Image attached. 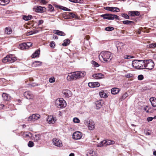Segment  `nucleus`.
<instances>
[{"mask_svg": "<svg viewBox=\"0 0 156 156\" xmlns=\"http://www.w3.org/2000/svg\"><path fill=\"white\" fill-rule=\"evenodd\" d=\"M103 143L104 144H105V146H106L107 145H113L115 143V142L113 140H105Z\"/></svg>", "mask_w": 156, "mask_h": 156, "instance_id": "nucleus-23", "label": "nucleus"}, {"mask_svg": "<svg viewBox=\"0 0 156 156\" xmlns=\"http://www.w3.org/2000/svg\"><path fill=\"white\" fill-rule=\"evenodd\" d=\"M50 46L51 48H54L55 46V43L54 41L51 42L50 44Z\"/></svg>", "mask_w": 156, "mask_h": 156, "instance_id": "nucleus-53", "label": "nucleus"}, {"mask_svg": "<svg viewBox=\"0 0 156 156\" xmlns=\"http://www.w3.org/2000/svg\"><path fill=\"white\" fill-rule=\"evenodd\" d=\"M105 10L114 12H118L120 11L119 8L115 7H105L104 8Z\"/></svg>", "mask_w": 156, "mask_h": 156, "instance_id": "nucleus-14", "label": "nucleus"}, {"mask_svg": "<svg viewBox=\"0 0 156 156\" xmlns=\"http://www.w3.org/2000/svg\"><path fill=\"white\" fill-rule=\"evenodd\" d=\"M121 15L122 17L125 18L126 19H129V16L126 14L125 13H122L121 14Z\"/></svg>", "mask_w": 156, "mask_h": 156, "instance_id": "nucleus-47", "label": "nucleus"}, {"mask_svg": "<svg viewBox=\"0 0 156 156\" xmlns=\"http://www.w3.org/2000/svg\"><path fill=\"white\" fill-rule=\"evenodd\" d=\"M40 117V115L39 114H33L29 117L27 119V121L31 122H34L39 119Z\"/></svg>", "mask_w": 156, "mask_h": 156, "instance_id": "nucleus-8", "label": "nucleus"}, {"mask_svg": "<svg viewBox=\"0 0 156 156\" xmlns=\"http://www.w3.org/2000/svg\"><path fill=\"white\" fill-rule=\"evenodd\" d=\"M52 140V143L54 145L58 147H61L62 146V142L59 139L55 138Z\"/></svg>", "mask_w": 156, "mask_h": 156, "instance_id": "nucleus-9", "label": "nucleus"}, {"mask_svg": "<svg viewBox=\"0 0 156 156\" xmlns=\"http://www.w3.org/2000/svg\"><path fill=\"white\" fill-rule=\"evenodd\" d=\"M99 58L100 60H103L105 62H109L112 59V55L109 51H102L100 53Z\"/></svg>", "mask_w": 156, "mask_h": 156, "instance_id": "nucleus-2", "label": "nucleus"}, {"mask_svg": "<svg viewBox=\"0 0 156 156\" xmlns=\"http://www.w3.org/2000/svg\"><path fill=\"white\" fill-rule=\"evenodd\" d=\"M69 156H74V154L73 153H71L70 154Z\"/></svg>", "mask_w": 156, "mask_h": 156, "instance_id": "nucleus-64", "label": "nucleus"}, {"mask_svg": "<svg viewBox=\"0 0 156 156\" xmlns=\"http://www.w3.org/2000/svg\"><path fill=\"white\" fill-rule=\"evenodd\" d=\"M105 29H114V28L113 27H106L105 28Z\"/></svg>", "mask_w": 156, "mask_h": 156, "instance_id": "nucleus-57", "label": "nucleus"}, {"mask_svg": "<svg viewBox=\"0 0 156 156\" xmlns=\"http://www.w3.org/2000/svg\"><path fill=\"white\" fill-rule=\"evenodd\" d=\"M65 8H66V7L62 6H60L59 7V8L60 9H62L63 10H64V9H65Z\"/></svg>", "mask_w": 156, "mask_h": 156, "instance_id": "nucleus-61", "label": "nucleus"}, {"mask_svg": "<svg viewBox=\"0 0 156 156\" xmlns=\"http://www.w3.org/2000/svg\"><path fill=\"white\" fill-rule=\"evenodd\" d=\"M144 78V76L142 75H139L138 76V79L139 80H143Z\"/></svg>", "mask_w": 156, "mask_h": 156, "instance_id": "nucleus-50", "label": "nucleus"}, {"mask_svg": "<svg viewBox=\"0 0 156 156\" xmlns=\"http://www.w3.org/2000/svg\"><path fill=\"white\" fill-rule=\"evenodd\" d=\"M99 94L101 98H106L108 96L107 94L105 93L102 90L99 92Z\"/></svg>", "mask_w": 156, "mask_h": 156, "instance_id": "nucleus-29", "label": "nucleus"}, {"mask_svg": "<svg viewBox=\"0 0 156 156\" xmlns=\"http://www.w3.org/2000/svg\"><path fill=\"white\" fill-rule=\"evenodd\" d=\"M104 141V140H103L99 143L97 145V146L98 147H102L104 145L105 146V144H104L103 143Z\"/></svg>", "mask_w": 156, "mask_h": 156, "instance_id": "nucleus-37", "label": "nucleus"}, {"mask_svg": "<svg viewBox=\"0 0 156 156\" xmlns=\"http://www.w3.org/2000/svg\"><path fill=\"white\" fill-rule=\"evenodd\" d=\"M120 91V89L117 87H114L111 90V92L112 94L115 95L118 94Z\"/></svg>", "mask_w": 156, "mask_h": 156, "instance_id": "nucleus-20", "label": "nucleus"}, {"mask_svg": "<svg viewBox=\"0 0 156 156\" xmlns=\"http://www.w3.org/2000/svg\"><path fill=\"white\" fill-rule=\"evenodd\" d=\"M40 51L39 50H37L32 55L31 57L32 58H34L38 57L40 54Z\"/></svg>", "mask_w": 156, "mask_h": 156, "instance_id": "nucleus-25", "label": "nucleus"}, {"mask_svg": "<svg viewBox=\"0 0 156 156\" xmlns=\"http://www.w3.org/2000/svg\"><path fill=\"white\" fill-rule=\"evenodd\" d=\"M73 122L76 123H79L80 122V120L79 119L76 117L74 118L73 119Z\"/></svg>", "mask_w": 156, "mask_h": 156, "instance_id": "nucleus-41", "label": "nucleus"}, {"mask_svg": "<svg viewBox=\"0 0 156 156\" xmlns=\"http://www.w3.org/2000/svg\"><path fill=\"white\" fill-rule=\"evenodd\" d=\"M5 33L7 34H10L12 33V30H5Z\"/></svg>", "mask_w": 156, "mask_h": 156, "instance_id": "nucleus-48", "label": "nucleus"}, {"mask_svg": "<svg viewBox=\"0 0 156 156\" xmlns=\"http://www.w3.org/2000/svg\"><path fill=\"white\" fill-rule=\"evenodd\" d=\"M86 74L84 71L77 72L69 73L66 79L69 81H71L73 80L84 77Z\"/></svg>", "mask_w": 156, "mask_h": 156, "instance_id": "nucleus-1", "label": "nucleus"}, {"mask_svg": "<svg viewBox=\"0 0 156 156\" xmlns=\"http://www.w3.org/2000/svg\"><path fill=\"white\" fill-rule=\"evenodd\" d=\"M22 18L23 20L26 21L29 20L32 18V16L30 15H29L28 16L23 15L22 16Z\"/></svg>", "mask_w": 156, "mask_h": 156, "instance_id": "nucleus-26", "label": "nucleus"}, {"mask_svg": "<svg viewBox=\"0 0 156 156\" xmlns=\"http://www.w3.org/2000/svg\"><path fill=\"white\" fill-rule=\"evenodd\" d=\"M48 8L50 11H53L54 8L53 6L51 5H48Z\"/></svg>", "mask_w": 156, "mask_h": 156, "instance_id": "nucleus-52", "label": "nucleus"}, {"mask_svg": "<svg viewBox=\"0 0 156 156\" xmlns=\"http://www.w3.org/2000/svg\"><path fill=\"white\" fill-rule=\"evenodd\" d=\"M149 47L150 48L156 47V43H153L149 44Z\"/></svg>", "mask_w": 156, "mask_h": 156, "instance_id": "nucleus-46", "label": "nucleus"}, {"mask_svg": "<svg viewBox=\"0 0 156 156\" xmlns=\"http://www.w3.org/2000/svg\"><path fill=\"white\" fill-rule=\"evenodd\" d=\"M145 134L147 135H149L151 134V133L147 131H145Z\"/></svg>", "mask_w": 156, "mask_h": 156, "instance_id": "nucleus-59", "label": "nucleus"}, {"mask_svg": "<svg viewBox=\"0 0 156 156\" xmlns=\"http://www.w3.org/2000/svg\"><path fill=\"white\" fill-rule=\"evenodd\" d=\"M65 8H66V7L62 6H60L59 7V8L60 9H62L63 10H64V9H65Z\"/></svg>", "mask_w": 156, "mask_h": 156, "instance_id": "nucleus-62", "label": "nucleus"}, {"mask_svg": "<svg viewBox=\"0 0 156 156\" xmlns=\"http://www.w3.org/2000/svg\"><path fill=\"white\" fill-rule=\"evenodd\" d=\"M28 145L29 147H32L34 146V143L33 142L30 141L29 142Z\"/></svg>", "mask_w": 156, "mask_h": 156, "instance_id": "nucleus-49", "label": "nucleus"}, {"mask_svg": "<svg viewBox=\"0 0 156 156\" xmlns=\"http://www.w3.org/2000/svg\"><path fill=\"white\" fill-rule=\"evenodd\" d=\"M34 9H35V11L37 12H42L46 10L45 8L43 7L40 6H35Z\"/></svg>", "mask_w": 156, "mask_h": 156, "instance_id": "nucleus-16", "label": "nucleus"}, {"mask_svg": "<svg viewBox=\"0 0 156 156\" xmlns=\"http://www.w3.org/2000/svg\"><path fill=\"white\" fill-rule=\"evenodd\" d=\"M55 106L58 108H62L66 106V101L62 98H59L55 101Z\"/></svg>", "mask_w": 156, "mask_h": 156, "instance_id": "nucleus-4", "label": "nucleus"}, {"mask_svg": "<svg viewBox=\"0 0 156 156\" xmlns=\"http://www.w3.org/2000/svg\"><path fill=\"white\" fill-rule=\"evenodd\" d=\"M153 118L151 117H148L147 118V120L148 122H150L152 120Z\"/></svg>", "mask_w": 156, "mask_h": 156, "instance_id": "nucleus-56", "label": "nucleus"}, {"mask_svg": "<svg viewBox=\"0 0 156 156\" xmlns=\"http://www.w3.org/2000/svg\"><path fill=\"white\" fill-rule=\"evenodd\" d=\"M34 140V142H37L40 140L41 138V135L39 134H36L33 137Z\"/></svg>", "mask_w": 156, "mask_h": 156, "instance_id": "nucleus-28", "label": "nucleus"}, {"mask_svg": "<svg viewBox=\"0 0 156 156\" xmlns=\"http://www.w3.org/2000/svg\"><path fill=\"white\" fill-rule=\"evenodd\" d=\"M91 63L95 67H98L99 66V64L94 61H92Z\"/></svg>", "mask_w": 156, "mask_h": 156, "instance_id": "nucleus-36", "label": "nucleus"}, {"mask_svg": "<svg viewBox=\"0 0 156 156\" xmlns=\"http://www.w3.org/2000/svg\"><path fill=\"white\" fill-rule=\"evenodd\" d=\"M2 97L4 100L9 101L10 100V98L9 95L5 93H3L2 94Z\"/></svg>", "mask_w": 156, "mask_h": 156, "instance_id": "nucleus-21", "label": "nucleus"}, {"mask_svg": "<svg viewBox=\"0 0 156 156\" xmlns=\"http://www.w3.org/2000/svg\"><path fill=\"white\" fill-rule=\"evenodd\" d=\"M16 60V57H14L12 55H7L2 60V62L4 63L8 62L11 63L14 62Z\"/></svg>", "mask_w": 156, "mask_h": 156, "instance_id": "nucleus-6", "label": "nucleus"}, {"mask_svg": "<svg viewBox=\"0 0 156 156\" xmlns=\"http://www.w3.org/2000/svg\"><path fill=\"white\" fill-rule=\"evenodd\" d=\"M82 134L79 131L75 132L73 135V138L75 140H79L82 137Z\"/></svg>", "mask_w": 156, "mask_h": 156, "instance_id": "nucleus-11", "label": "nucleus"}, {"mask_svg": "<svg viewBox=\"0 0 156 156\" xmlns=\"http://www.w3.org/2000/svg\"><path fill=\"white\" fill-rule=\"evenodd\" d=\"M123 57L125 59H128L133 58H134V57L133 56H132L131 55H125Z\"/></svg>", "mask_w": 156, "mask_h": 156, "instance_id": "nucleus-44", "label": "nucleus"}, {"mask_svg": "<svg viewBox=\"0 0 156 156\" xmlns=\"http://www.w3.org/2000/svg\"><path fill=\"white\" fill-rule=\"evenodd\" d=\"M125 77L128 78H132L133 76V75L132 73H128L126 74Z\"/></svg>", "mask_w": 156, "mask_h": 156, "instance_id": "nucleus-42", "label": "nucleus"}, {"mask_svg": "<svg viewBox=\"0 0 156 156\" xmlns=\"http://www.w3.org/2000/svg\"><path fill=\"white\" fill-rule=\"evenodd\" d=\"M150 101L152 106H156V98L154 97H151L150 99Z\"/></svg>", "mask_w": 156, "mask_h": 156, "instance_id": "nucleus-22", "label": "nucleus"}, {"mask_svg": "<svg viewBox=\"0 0 156 156\" xmlns=\"http://www.w3.org/2000/svg\"><path fill=\"white\" fill-rule=\"evenodd\" d=\"M125 44L122 42H118L117 44V48L118 52H120L123 49Z\"/></svg>", "mask_w": 156, "mask_h": 156, "instance_id": "nucleus-17", "label": "nucleus"}, {"mask_svg": "<svg viewBox=\"0 0 156 156\" xmlns=\"http://www.w3.org/2000/svg\"><path fill=\"white\" fill-rule=\"evenodd\" d=\"M38 32V31L37 30H36L35 31H30V32H29L28 33H27V36H28V35H31V34H35V33H37V32Z\"/></svg>", "mask_w": 156, "mask_h": 156, "instance_id": "nucleus-40", "label": "nucleus"}, {"mask_svg": "<svg viewBox=\"0 0 156 156\" xmlns=\"http://www.w3.org/2000/svg\"><path fill=\"white\" fill-rule=\"evenodd\" d=\"M53 38L54 39H57L58 38L56 36H53Z\"/></svg>", "mask_w": 156, "mask_h": 156, "instance_id": "nucleus-63", "label": "nucleus"}, {"mask_svg": "<svg viewBox=\"0 0 156 156\" xmlns=\"http://www.w3.org/2000/svg\"><path fill=\"white\" fill-rule=\"evenodd\" d=\"M96 108L97 109H98L101 108L102 106V105L101 102L99 101H97L96 103Z\"/></svg>", "mask_w": 156, "mask_h": 156, "instance_id": "nucleus-35", "label": "nucleus"}, {"mask_svg": "<svg viewBox=\"0 0 156 156\" xmlns=\"http://www.w3.org/2000/svg\"><path fill=\"white\" fill-rule=\"evenodd\" d=\"M130 13L132 16H139L140 15V12L137 11H131Z\"/></svg>", "mask_w": 156, "mask_h": 156, "instance_id": "nucleus-32", "label": "nucleus"}, {"mask_svg": "<svg viewBox=\"0 0 156 156\" xmlns=\"http://www.w3.org/2000/svg\"><path fill=\"white\" fill-rule=\"evenodd\" d=\"M84 123L88 126L89 130H93L94 129L95 124L92 120L88 119L85 120L84 121Z\"/></svg>", "mask_w": 156, "mask_h": 156, "instance_id": "nucleus-7", "label": "nucleus"}, {"mask_svg": "<svg viewBox=\"0 0 156 156\" xmlns=\"http://www.w3.org/2000/svg\"><path fill=\"white\" fill-rule=\"evenodd\" d=\"M53 32L55 34H56L60 36H65V34L63 32L59 31V30H54Z\"/></svg>", "mask_w": 156, "mask_h": 156, "instance_id": "nucleus-24", "label": "nucleus"}, {"mask_svg": "<svg viewBox=\"0 0 156 156\" xmlns=\"http://www.w3.org/2000/svg\"><path fill=\"white\" fill-rule=\"evenodd\" d=\"M123 23L124 24L130 25L134 23L133 21L129 20H125L122 21Z\"/></svg>", "mask_w": 156, "mask_h": 156, "instance_id": "nucleus-33", "label": "nucleus"}, {"mask_svg": "<svg viewBox=\"0 0 156 156\" xmlns=\"http://www.w3.org/2000/svg\"><path fill=\"white\" fill-rule=\"evenodd\" d=\"M27 48L28 49L30 47H31L32 45V44L31 42H27L26 43Z\"/></svg>", "mask_w": 156, "mask_h": 156, "instance_id": "nucleus-51", "label": "nucleus"}, {"mask_svg": "<svg viewBox=\"0 0 156 156\" xmlns=\"http://www.w3.org/2000/svg\"><path fill=\"white\" fill-rule=\"evenodd\" d=\"M70 41L69 39H66L64 41V43L62 44L63 46H66L69 44Z\"/></svg>", "mask_w": 156, "mask_h": 156, "instance_id": "nucleus-34", "label": "nucleus"}, {"mask_svg": "<svg viewBox=\"0 0 156 156\" xmlns=\"http://www.w3.org/2000/svg\"><path fill=\"white\" fill-rule=\"evenodd\" d=\"M128 96V94L126 92L122 96L121 98L122 99H124Z\"/></svg>", "mask_w": 156, "mask_h": 156, "instance_id": "nucleus-43", "label": "nucleus"}, {"mask_svg": "<svg viewBox=\"0 0 156 156\" xmlns=\"http://www.w3.org/2000/svg\"><path fill=\"white\" fill-rule=\"evenodd\" d=\"M144 68H145L146 69L149 70L152 69L154 66V62L151 59L144 61Z\"/></svg>", "mask_w": 156, "mask_h": 156, "instance_id": "nucleus-5", "label": "nucleus"}, {"mask_svg": "<svg viewBox=\"0 0 156 156\" xmlns=\"http://www.w3.org/2000/svg\"><path fill=\"white\" fill-rule=\"evenodd\" d=\"M88 85L90 87H99L100 84L97 82L89 83L88 84Z\"/></svg>", "mask_w": 156, "mask_h": 156, "instance_id": "nucleus-19", "label": "nucleus"}, {"mask_svg": "<svg viewBox=\"0 0 156 156\" xmlns=\"http://www.w3.org/2000/svg\"><path fill=\"white\" fill-rule=\"evenodd\" d=\"M68 15H69L70 17H72L73 18H76V16L74 14L71 12H68Z\"/></svg>", "mask_w": 156, "mask_h": 156, "instance_id": "nucleus-39", "label": "nucleus"}, {"mask_svg": "<svg viewBox=\"0 0 156 156\" xmlns=\"http://www.w3.org/2000/svg\"><path fill=\"white\" fill-rule=\"evenodd\" d=\"M24 95L27 99L29 100H33L34 98V95L30 91H27L25 92L24 93Z\"/></svg>", "mask_w": 156, "mask_h": 156, "instance_id": "nucleus-12", "label": "nucleus"}, {"mask_svg": "<svg viewBox=\"0 0 156 156\" xmlns=\"http://www.w3.org/2000/svg\"><path fill=\"white\" fill-rule=\"evenodd\" d=\"M144 61L134 60L132 62V66L137 69H143L144 66Z\"/></svg>", "mask_w": 156, "mask_h": 156, "instance_id": "nucleus-3", "label": "nucleus"}, {"mask_svg": "<svg viewBox=\"0 0 156 156\" xmlns=\"http://www.w3.org/2000/svg\"><path fill=\"white\" fill-rule=\"evenodd\" d=\"M92 76L95 79H99L103 78L104 75L101 73H97L93 75Z\"/></svg>", "mask_w": 156, "mask_h": 156, "instance_id": "nucleus-18", "label": "nucleus"}, {"mask_svg": "<svg viewBox=\"0 0 156 156\" xmlns=\"http://www.w3.org/2000/svg\"><path fill=\"white\" fill-rule=\"evenodd\" d=\"M101 17H102L104 19H107L108 20H112L113 18L112 17V14L106 13L101 15L100 16Z\"/></svg>", "mask_w": 156, "mask_h": 156, "instance_id": "nucleus-15", "label": "nucleus"}, {"mask_svg": "<svg viewBox=\"0 0 156 156\" xmlns=\"http://www.w3.org/2000/svg\"><path fill=\"white\" fill-rule=\"evenodd\" d=\"M57 120L56 117H54L53 116L51 115L48 116L47 122L49 124H53L56 122Z\"/></svg>", "mask_w": 156, "mask_h": 156, "instance_id": "nucleus-10", "label": "nucleus"}, {"mask_svg": "<svg viewBox=\"0 0 156 156\" xmlns=\"http://www.w3.org/2000/svg\"><path fill=\"white\" fill-rule=\"evenodd\" d=\"M112 18H113V20L114 19H116L117 20H119V17L118 16H117V15H114V14H112Z\"/></svg>", "mask_w": 156, "mask_h": 156, "instance_id": "nucleus-45", "label": "nucleus"}, {"mask_svg": "<svg viewBox=\"0 0 156 156\" xmlns=\"http://www.w3.org/2000/svg\"><path fill=\"white\" fill-rule=\"evenodd\" d=\"M44 22V21L43 20H40L38 21V24L41 25Z\"/></svg>", "mask_w": 156, "mask_h": 156, "instance_id": "nucleus-58", "label": "nucleus"}, {"mask_svg": "<svg viewBox=\"0 0 156 156\" xmlns=\"http://www.w3.org/2000/svg\"><path fill=\"white\" fill-rule=\"evenodd\" d=\"M10 2V0H0V4L5 5L8 4Z\"/></svg>", "mask_w": 156, "mask_h": 156, "instance_id": "nucleus-27", "label": "nucleus"}, {"mask_svg": "<svg viewBox=\"0 0 156 156\" xmlns=\"http://www.w3.org/2000/svg\"><path fill=\"white\" fill-rule=\"evenodd\" d=\"M64 9H64V10H65V11H71V10L70 9H68L66 7V8H65Z\"/></svg>", "mask_w": 156, "mask_h": 156, "instance_id": "nucleus-60", "label": "nucleus"}, {"mask_svg": "<svg viewBox=\"0 0 156 156\" xmlns=\"http://www.w3.org/2000/svg\"><path fill=\"white\" fill-rule=\"evenodd\" d=\"M83 2V0H76L75 3H82Z\"/></svg>", "mask_w": 156, "mask_h": 156, "instance_id": "nucleus-55", "label": "nucleus"}, {"mask_svg": "<svg viewBox=\"0 0 156 156\" xmlns=\"http://www.w3.org/2000/svg\"><path fill=\"white\" fill-rule=\"evenodd\" d=\"M42 62L40 61H36L33 63V66L36 67L41 65Z\"/></svg>", "mask_w": 156, "mask_h": 156, "instance_id": "nucleus-30", "label": "nucleus"}, {"mask_svg": "<svg viewBox=\"0 0 156 156\" xmlns=\"http://www.w3.org/2000/svg\"><path fill=\"white\" fill-rule=\"evenodd\" d=\"M26 43H23L20 44L19 46V48L22 50L27 49V48Z\"/></svg>", "mask_w": 156, "mask_h": 156, "instance_id": "nucleus-31", "label": "nucleus"}, {"mask_svg": "<svg viewBox=\"0 0 156 156\" xmlns=\"http://www.w3.org/2000/svg\"><path fill=\"white\" fill-rule=\"evenodd\" d=\"M62 93L65 97H70L72 95V92L68 89H64L62 90Z\"/></svg>", "mask_w": 156, "mask_h": 156, "instance_id": "nucleus-13", "label": "nucleus"}, {"mask_svg": "<svg viewBox=\"0 0 156 156\" xmlns=\"http://www.w3.org/2000/svg\"><path fill=\"white\" fill-rule=\"evenodd\" d=\"M49 81L50 83H52L55 82V78L53 76H52L49 79Z\"/></svg>", "mask_w": 156, "mask_h": 156, "instance_id": "nucleus-38", "label": "nucleus"}, {"mask_svg": "<svg viewBox=\"0 0 156 156\" xmlns=\"http://www.w3.org/2000/svg\"><path fill=\"white\" fill-rule=\"evenodd\" d=\"M40 2L44 5L45 4L47 3V2L45 1V0H40Z\"/></svg>", "mask_w": 156, "mask_h": 156, "instance_id": "nucleus-54", "label": "nucleus"}]
</instances>
